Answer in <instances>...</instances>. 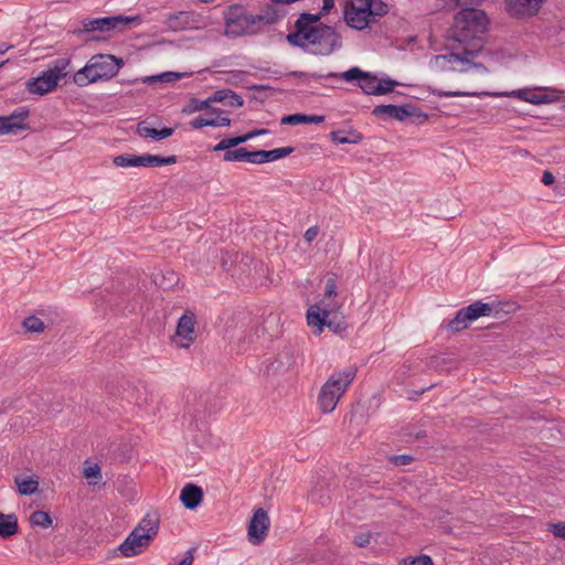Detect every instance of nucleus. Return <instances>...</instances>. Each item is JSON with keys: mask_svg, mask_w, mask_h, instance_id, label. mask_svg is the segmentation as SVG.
I'll list each match as a JSON object with an SVG mask.
<instances>
[{"mask_svg": "<svg viewBox=\"0 0 565 565\" xmlns=\"http://www.w3.org/2000/svg\"><path fill=\"white\" fill-rule=\"evenodd\" d=\"M324 121V116L321 115H306V114H290L281 118V125H302V124H321Z\"/></svg>", "mask_w": 565, "mask_h": 565, "instance_id": "c85d7f7f", "label": "nucleus"}, {"mask_svg": "<svg viewBox=\"0 0 565 565\" xmlns=\"http://www.w3.org/2000/svg\"><path fill=\"white\" fill-rule=\"evenodd\" d=\"M58 84L57 75L52 74L47 70L42 72L41 75L34 78H30L26 82V89L31 94L44 95L56 88Z\"/></svg>", "mask_w": 565, "mask_h": 565, "instance_id": "a211bd4d", "label": "nucleus"}, {"mask_svg": "<svg viewBox=\"0 0 565 565\" xmlns=\"http://www.w3.org/2000/svg\"><path fill=\"white\" fill-rule=\"evenodd\" d=\"M141 17L137 15H113L104 18L85 19L83 21L84 32H109L113 30L124 31L130 24H140Z\"/></svg>", "mask_w": 565, "mask_h": 565, "instance_id": "6e6552de", "label": "nucleus"}, {"mask_svg": "<svg viewBox=\"0 0 565 565\" xmlns=\"http://www.w3.org/2000/svg\"><path fill=\"white\" fill-rule=\"evenodd\" d=\"M542 183H543L544 185H547V186H550V185H552V184H554V183H555V177L553 175V173H552L551 171L545 170V171L543 172V175H542Z\"/></svg>", "mask_w": 565, "mask_h": 565, "instance_id": "bf43d9fd", "label": "nucleus"}, {"mask_svg": "<svg viewBox=\"0 0 565 565\" xmlns=\"http://www.w3.org/2000/svg\"><path fill=\"white\" fill-rule=\"evenodd\" d=\"M139 156L134 153H121L113 159V163L120 168L139 167Z\"/></svg>", "mask_w": 565, "mask_h": 565, "instance_id": "58836bf2", "label": "nucleus"}, {"mask_svg": "<svg viewBox=\"0 0 565 565\" xmlns=\"http://www.w3.org/2000/svg\"><path fill=\"white\" fill-rule=\"evenodd\" d=\"M398 83L395 81V79H392L390 77H386V78H382L381 81L377 79V85H376V96L379 95H385V94H388V93H392L395 88V86H397Z\"/></svg>", "mask_w": 565, "mask_h": 565, "instance_id": "c03bdc74", "label": "nucleus"}, {"mask_svg": "<svg viewBox=\"0 0 565 565\" xmlns=\"http://www.w3.org/2000/svg\"><path fill=\"white\" fill-rule=\"evenodd\" d=\"M319 234V227L318 226H311L305 232V239L308 243H311Z\"/></svg>", "mask_w": 565, "mask_h": 565, "instance_id": "4d7b16f0", "label": "nucleus"}, {"mask_svg": "<svg viewBox=\"0 0 565 565\" xmlns=\"http://www.w3.org/2000/svg\"><path fill=\"white\" fill-rule=\"evenodd\" d=\"M19 532L18 518L14 513L4 514L0 512V536L9 539Z\"/></svg>", "mask_w": 565, "mask_h": 565, "instance_id": "7c9ffc66", "label": "nucleus"}, {"mask_svg": "<svg viewBox=\"0 0 565 565\" xmlns=\"http://www.w3.org/2000/svg\"><path fill=\"white\" fill-rule=\"evenodd\" d=\"M391 461L396 466H406L413 461V457L411 455H395Z\"/></svg>", "mask_w": 565, "mask_h": 565, "instance_id": "5fc2aeb1", "label": "nucleus"}, {"mask_svg": "<svg viewBox=\"0 0 565 565\" xmlns=\"http://www.w3.org/2000/svg\"><path fill=\"white\" fill-rule=\"evenodd\" d=\"M292 147L276 148L273 150H254L249 151L246 148H236L224 152V161H246L249 163L262 164L285 158L294 152Z\"/></svg>", "mask_w": 565, "mask_h": 565, "instance_id": "0eeeda50", "label": "nucleus"}, {"mask_svg": "<svg viewBox=\"0 0 565 565\" xmlns=\"http://www.w3.org/2000/svg\"><path fill=\"white\" fill-rule=\"evenodd\" d=\"M30 116V109L25 106L14 109L9 116H1L4 124L12 125V132L24 131L30 129V126L24 120Z\"/></svg>", "mask_w": 565, "mask_h": 565, "instance_id": "5701e85b", "label": "nucleus"}, {"mask_svg": "<svg viewBox=\"0 0 565 565\" xmlns=\"http://www.w3.org/2000/svg\"><path fill=\"white\" fill-rule=\"evenodd\" d=\"M290 77H298V78H312V79H322V78H339V73L330 72L328 74H319V73H308V72H300V71H291L286 74Z\"/></svg>", "mask_w": 565, "mask_h": 565, "instance_id": "ea45409f", "label": "nucleus"}, {"mask_svg": "<svg viewBox=\"0 0 565 565\" xmlns=\"http://www.w3.org/2000/svg\"><path fill=\"white\" fill-rule=\"evenodd\" d=\"M225 35L236 39L245 35L258 34L256 20L253 13L241 3H234L224 11Z\"/></svg>", "mask_w": 565, "mask_h": 565, "instance_id": "423d86ee", "label": "nucleus"}, {"mask_svg": "<svg viewBox=\"0 0 565 565\" xmlns=\"http://www.w3.org/2000/svg\"><path fill=\"white\" fill-rule=\"evenodd\" d=\"M249 89L252 90H255V92H265V90H269L271 89L270 86L268 85H263V84H256V85H252L250 87H248Z\"/></svg>", "mask_w": 565, "mask_h": 565, "instance_id": "0e129e2a", "label": "nucleus"}, {"mask_svg": "<svg viewBox=\"0 0 565 565\" xmlns=\"http://www.w3.org/2000/svg\"><path fill=\"white\" fill-rule=\"evenodd\" d=\"M333 7H334V0H323V4H322V8L320 9V11L326 17L333 9Z\"/></svg>", "mask_w": 565, "mask_h": 565, "instance_id": "680f3d73", "label": "nucleus"}, {"mask_svg": "<svg viewBox=\"0 0 565 565\" xmlns=\"http://www.w3.org/2000/svg\"><path fill=\"white\" fill-rule=\"evenodd\" d=\"M317 495H318V490H315V491L311 493V500H312L313 502H319V503H321V504H324V503H326V501H328V500L330 499L329 497H326V498H324V495H319V498H317Z\"/></svg>", "mask_w": 565, "mask_h": 565, "instance_id": "e2e57ef3", "label": "nucleus"}, {"mask_svg": "<svg viewBox=\"0 0 565 565\" xmlns=\"http://www.w3.org/2000/svg\"><path fill=\"white\" fill-rule=\"evenodd\" d=\"M246 135L235 136L231 138H224L218 143H216L213 148L214 151H230L233 150L232 148L237 147L238 145H242L246 142Z\"/></svg>", "mask_w": 565, "mask_h": 565, "instance_id": "f704fd0d", "label": "nucleus"}, {"mask_svg": "<svg viewBox=\"0 0 565 565\" xmlns=\"http://www.w3.org/2000/svg\"><path fill=\"white\" fill-rule=\"evenodd\" d=\"M195 324L196 317L194 313L186 311L180 317L175 331V337L180 339L179 342L177 340L175 342L180 348L188 349L194 342L196 338Z\"/></svg>", "mask_w": 565, "mask_h": 565, "instance_id": "ddd939ff", "label": "nucleus"}, {"mask_svg": "<svg viewBox=\"0 0 565 565\" xmlns=\"http://www.w3.org/2000/svg\"><path fill=\"white\" fill-rule=\"evenodd\" d=\"M367 7L370 8L372 23L385 17L390 11L388 4L383 0H371Z\"/></svg>", "mask_w": 565, "mask_h": 565, "instance_id": "c9c22d12", "label": "nucleus"}, {"mask_svg": "<svg viewBox=\"0 0 565 565\" xmlns=\"http://www.w3.org/2000/svg\"><path fill=\"white\" fill-rule=\"evenodd\" d=\"M203 497V489L194 483H186L180 492V501L189 510H195L202 503Z\"/></svg>", "mask_w": 565, "mask_h": 565, "instance_id": "4be33fe9", "label": "nucleus"}, {"mask_svg": "<svg viewBox=\"0 0 565 565\" xmlns=\"http://www.w3.org/2000/svg\"><path fill=\"white\" fill-rule=\"evenodd\" d=\"M433 95L438 97H459V96H476V93H468L462 90H443L433 89Z\"/></svg>", "mask_w": 565, "mask_h": 565, "instance_id": "de8ad7c7", "label": "nucleus"}, {"mask_svg": "<svg viewBox=\"0 0 565 565\" xmlns=\"http://www.w3.org/2000/svg\"><path fill=\"white\" fill-rule=\"evenodd\" d=\"M287 14L285 9L278 8V4L273 2L266 3L260 8L258 14H254L258 33H260L265 25H273L282 20Z\"/></svg>", "mask_w": 565, "mask_h": 565, "instance_id": "f3484780", "label": "nucleus"}, {"mask_svg": "<svg viewBox=\"0 0 565 565\" xmlns=\"http://www.w3.org/2000/svg\"><path fill=\"white\" fill-rule=\"evenodd\" d=\"M177 161L178 158L174 154L168 157L159 156V167L174 164Z\"/></svg>", "mask_w": 565, "mask_h": 565, "instance_id": "13d9d810", "label": "nucleus"}, {"mask_svg": "<svg viewBox=\"0 0 565 565\" xmlns=\"http://www.w3.org/2000/svg\"><path fill=\"white\" fill-rule=\"evenodd\" d=\"M514 309L513 303L482 302L475 301L471 305L459 309L455 317L448 322L447 329L454 332H460L469 324L481 317L497 316L499 312H510Z\"/></svg>", "mask_w": 565, "mask_h": 565, "instance_id": "20e7f679", "label": "nucleus"}, {"mask_svg": "<svg viewBox=\"0 0 565 565\" xmlns=\"http://www.w3.org/2000/svg\"><path fill=\"white\" fill-rule=\"evenodd\" d=\"M296 363L294 351L285 348L277 356L266 365L267 375H282L294 367Z\"/></svg>", "mask_w": 565, "mask_h": 565, "instance_id": "dca6fc26", "label": "nucleus"}, {"mask_svg": "<svg viewBox=\"0 0 565 565\" xmlns=\"http://www.w3.org/2000/svg\"><path fill=\"white\" fill-rule=\"evenodd\" d=\"M68 65H70L68 58H57L56 61H54L53 67H50L47 71L52 72V74H56L57 81H60L61 78H64L67 76Z\"/></svg>", "mask_w": 565, "mask_h": 565, "instance_id": "a19ab883", "label": "nucleus"}, {"mask_svg": "<svg viewBox=\"0 0 565 565\" xmlns=\"http://www.w3.org/2000/svg\"><path fill=\"white\" fill-rule=\"evenodd\" d=\"M269 132L268 129H254L252 131H248L246 135V139L247 141L255 138V137H258V136H263V135H267Z\"/></svg>", "mask_w": 565, "mask_h": 565, "instance_id": "052dcab7", "label": "nucleus"}, {"mask_svg": "<svg viewBox=\"0 0 565 565\" xmlns=\"http://www.w3.org/2000/svg\"><path fill=\"white\" fill-rule=\"evenodd\" d=\"M372 115L382 119H396L405 121L407 118H414L413 122H424L427 120V114L423 113L418 107L413 104L404 105H377L372 110Z\"/></svg>", "mask_w": 565, "mask_h": 565, "instance_id": "1a4fd4ad", "label": "nucleus"}, {"mask_svg": "<svg viewBox=\"0 0 565 565\" xmlns=\"http://www.w3.org/2000/svg\"><path fill=\"white\" fill-rule=\"evenodd\" d=\"M84 477L87 479H100L102 472L98 465L88 466L84 469Z\"/></svg>", "mask_w": 565, "mask_h": 565, "instance_id": "603ef678", "label": "nucleus"}, {"mask_svg": "<svg viewBox=\"0 0 565 565\" xmlns=\"http://www.w3.org/2000/svg\"><path fill=\"white\" fill-rule=\"evenodd\" d=\"M52 518L51 515L42 510H36L31 513L30 515V523L33 526H40L43 529H47L52 525Z\"/></svg>", "mask_w": 565, "mask_h": 565, "instance_id": "e433bc0d", "label": "nucleus"}, {"mask_svg": "<svg viewBox=\"0 0 565 565\" xmlns=\"http://www.w3.org/2000/svg\"><path fill=\"white\" fill-rule=\"evenodd\" d=\"M151 541L152 539L150 535L139 533V530H132L126 540L119 545V551L125 557L136 556L147 548Z\"/></svg>", "mask_w": 565, "mask_h": 565, "instance_id": "4468645a", "label": "nucleus"}, {"mask_svg": "<svg viewBox=\"0 0 565 565\" xmlns=\"http://www.w3.org/2000/svg\"><path fill=\"white\" fill-rule=\"evenodd\" d=\"M196 551V547H191L185 552V555L183 558L179 562L178 565H192L194 561V552Z\"/></svg>", "mask_w": 565, "mask_h": 565, "instance_id": "6e6d98bb", "label": "nucleus"}, {"mask_svg": "<svg viewBox=\"0 0 565 565\" xmlns=\"http://www.w3.org/2000/svg\"><path fill=\"white\" fill-rule=\"evenodd\" d=\"M514 96L520 98L521 100L531 103L533 105H541L545 99V94L536 93L531 89H518L512 93Z\"/></svg>", "mask_w": 565, "mask_h": 565, "instance_id": "72a5a7b5", "label": "nucleus"}, {"mask_svg": "<svg viewBox=\"0 0 565 565\" xmlns=\"http://www.w3.org/2000/svg\"><path fill=\"white\" fill-rule=\"evenodd\" d=\"M189 125L193 128V129H201L203 127H206V126H211V127H216V115L214 116H198L195 118H193Z\"/></svg>", "mask_w": 565, "mask_h": 565, "instance_id": "79ce46f5", "label": "nucleus"}, {"mask_svg": "<svg viewBox=\"0 0 565 565\" xmlns=\"http://www.w3.org/2000/svg\"><path fill=\"white\" fill-rule=\"evenodd\" d=\"M159 523L160 516L157 512L147 513L134 530H139V533L150 535L153 540L158 534Z\"/></svg>", "mask_w": 565, "mask_h": 565, "instance_id": "cd10ccee", "label": "nucleus"}, {"mask_svg": "<svg viewBox=\"0 0 565 565\" xmlns=\"http://www.w3.org/2000/svg\"><path fill=\"white\" fill-rule=\"evenodd\" d=\"M211 100L214 103H222L230 107H242L244 105V99L230 88L214 92Z\"/></svg>", "mask_w": 565, "mask_h": 565, "instance_id": "a878e982", "label": "nucleus"}, {"mask_svg": "<svg viewBox=\"0 0 565 565\" xmlns=\"http://www.w3.org/2000/svg\"><path fill=\"white\" fill-rule=\"evenodd\" d=\"M23 327L28 332L39 333L44 330V322L35 316H30L24 319Z\"/></svg>", "mask_w": 565, "mask_h": 565, "instance_id": "37998d69", "label": "nucleus"}, {"mask_svg": "<svg viewBox=\"0 0 565 565\" xmlns=\"http://www.w3.org/2000/svg\"><path fill=\"white\" fill-rule=\"evenodd\" d=\"M139 167L156 168L159 167V154L145 153L139 156Z\"/></svg>", "mask_w": 565, "mask_h": 565, "instance_id": "49530a36", "label": "nucleus"}, {"mask_svg": "<svg viewBox=\"0 0 565 565\" xmlns=\"http://www.w3.org/2000/svg\"><path fill=\"white\" fill-rule=\"evenodd\" d=\"M339 78L349 83L358 81V85L363 93L376 96L375 89L377 88V77L370 72H365L358 66H353L343 73H339Z\"/></svg>", "mask_w": 565, "mask_h": 565, "instance_id": "f8f14e48", "label": "nucleus"}, {"mask_svg": "<svg viewBox=\"0 0 565 565\" xmlns=\"http://www.w3.org/2000/svg\"><path fill=\"white\" fill-rule=\"evenodd\" d=\"M225 111L221 108H211V115H216V127H230L231 119L228 117L222 116Z\"/></svg>", "mask_w": 565, "mask_h": 565, "instance_id": "8fccbe9b", "label": "nucleus"}, {"mask_svg": "<svg viewBox=\"0 0 565 565\" xmlns=\"http://www.w3.org/2000/svg\"><path fill=\"white\" fill-rule=\"evenodd\" d=\"M341 306L328 303V318H326L324 327L333 333L344 337L348 330V322L343 312L340 310Z\"/></svg>", "mask_w": 565, "mask_h": 565, "instance_id": "412c9836", "label": "nucleus"}, {"mask_svg": "<svg viewBox=\"0 0 565 565\" xmlns=\"http://www.w3.org/2000/svg\"><path fill=\"white\" fill-rule=\"evenodd\" d=\"M212 99V95L204 100H200L195 97L189 99L188 104L183 107V113L192 114L200 110H209L211 114V108H214L211 104L214 103Z\"/></svg>", "mask_w": 565, "mask_h": 565, "instance_id": "473e14b6", "label": "nucleus"}, {"mask_svg": "<svg viewBox=\"0 0 565 565\" xmlns=\"http://www.w3.org/2000/svg\"><path fill=\"white\" fill-rule=\"evenodd\" d=\"M124 66V60L111 54H95L86 65L73 75V82L84 87L98 81H108L115 77Z\"/></svg>", "mask_w": 565, "mask_h": 565, "instance_id": "7ed1b4c3", "label": "nucleus"}, {"mask_svg": "<svg viewBox=\"0 0 565 565\" xmlns=\"http://www.w3.org/2000/svg\"><path fill=\"white\" fill-rule=\"evenodd\" d=\"M546 0H504L505 10L511 17L523 18L535 15Z\"/></svg>", "mask_w": 565, "mask_h": 565, "instance_id": "2eb2a0df", "label": "nucleus"}, {"mask_svg": "<svg viewBox=\"0 0 565 565\" xmlns=\"http://www.w3.org/2000/svg\"><path fill=\"white\" fill-rule=\"evenodd\" d=\"M330 139L335 143L356 145L362 141L363 135L355 129L351 130H333L330 132Z\"/></svg>", "mask_w": 565, "mask_h": 565, "instance_id": "c756f323", "label": "nucleus"}, {"mask_svg": "<svg viewBox=\"0 0 565 565\" xmlns=\"http://www.w3.org/2000/svg\"><path fill=\"white\" fill-rule=\"evenodd\" d=\"M371 533L370 532H363V533H359L354 536V544L359 547H365L370 544L371 542Z\"/></svg>", "mask_w": 565, "mask_h": 565, "instance_id": "3c124183", "label": "nucleus"}, {"mask_svg": "<svg viewBox=\"0 0 565 565\" xmlns=\"http://www.w3.org/2000/svg\"><path fill=\"white\" fill-rule=\"evenodd\" d=\"M545 99H546V100H543V104H550V103L555 102V100H556V97H553V96H551V95L545 94Z\"/></svg>", "mask_w": 565, "mask_h": 565, "instance_id": "338daca9", "label": "nucleus"}, {"mask_svg": "<svg viewBox=\"0 0 565 565\" xmlns=\"http://www.w3.org/2000/svg\"><path fill=\"white\" fill-rule=\"evenodd\" d=\"M403 565H434V562L428 555H419L415 557L403 558Z\"/></svg>", "mask_w": 565, "mask_h": 565, "instance_id": "a18cd8bd", "label": "nucleus"}, {"mask_svg": "<svg viewBox=\"0 0 565 565\" xmlns=\"http://www.w3.org/2000/svg\"><path fill=\"white\" fill-rule=\"evenodd\" d=\"M550 531L554 536L565 540V522L552 524Z\"/></svg>", "mask_w": 565, "mask_h": 565, "instance_id": "864d4df0", "label": "nucleus"}, {"mask_svg": "<svg viewBox=\"0 0 565 565\" xmlns=\"http://www.w3.org/2000/svg\"><path fill=\"white\" fill-rule=\"evenodd\" d=\"M461 10L454 17L451 26V38L466 43L475 40L476 34L484 33L488 28L489 19L483 10L477 8L482 0H454Z\"/></svg>", "mask_w": 565, "mask_h": 565, "instance_id": "f257e3e1", "label": "nucleus"}, {"mask_svg": "<svg viewBox=\"0 0 565 565\" xmlns=\"http://www.w3.org/2000/svg\"><path fill=\"white\" fill-rule=\"evenodd\" d=\"M137 132L140 137L151 138L152 140H162L173 135L174 128L163 127L162 129H156L146 126L145 121H141L137 126Z\"/></svg>", "mask_w": 565, "mask_h": 565, "instance_id": "bb28decb", "label": "nucleus"}, {"mask_svg": "<svg viewBox=\"0 0 565 565\" xmlns=\"http://www.w3.org/2000/svg\"><path fill=\"white\" fill-rule=\"evenodd\" d=\"M324 15L319 11L318 13H309L302 12L299 14L298 19L295 22V31L287 34L286 39H291L292 41H298L299 34H302L306 31L318 28L321 23V19Z\"/></svg>", "mask_w": 565, "mask_h": 565, "instance_id": "aec40b11", "label": "nucleus"}, {"mask_svg": "<svg viewBox=\"0 0 565 565\" xmlns=\"http://www.w3.org/2000/svg\"><path fill=\"white\" fill-rule=\"evenodd\" d=\"M479 50H475V49H467L465 47L462 50V52L460 53H449L448 55H441V56H437V58L441 57L444 60H448L449 63H454V62H460L462 64L466 65L465 68H462L461 71H467L468 68L470 67H481L483 68V64L481 63H472L469 57H473L478 54Z\"/></svg>", "mask_w": 565, "mask_h": 565, "instance_id": "b1692460", "label": "nucleus"}, {"mask_svg": "<svg viewBox=\"0 0 565 565\" xmlns=\"http://www.w3.org/2000/svg\"><path fill=\"white\" fill-rule=\"evenodd\" d=\"M270 520L265 509L258 508L254 511L247 526V535L250 543L258 545L264 542L268 534Z\"/></svg>", "mask_w": 565, "mask_h": 565, "instance_id": "9b49d317", "label": "nucleus"}, {"mask_svg": "<svg viewBox=\"0 0 565 565\" xmlns=\"http://www.w3.org/2000/svg\"><path fill=\"white\" fill-rule=\"evenodd\" d=\"M198 20L193 11H178L169 13L164 19V25L168 30L179 32L193 29Z\"/></svg>", "mask_w": 565, "mask_h": 565, "instance_id": "6ab92c4d", "label": "nucleus"}, {"mask_svg": "<svg viewBox=\"0 0 565 565\" xmlns=\"http://www.w3.org/2000/svg\"><path fill=\"white\" fill-rule=\"evenodd\" d=\"M356 370L349 366L330 375L318 394V405L322 413L329 414L334 411L340 397L353 382Z\"/></svg>", "mask_w": 565, "mask_h": 565, "instance_id": "39448f33", "label": "nucleus"}, {"mask_svg": "<svg viewBox=\"0 0 565 565\" xmlns=\"http://www.w3.org/2000/svg\"><path fill=\"white\" fill-rule=\"evenodd\" d=\"M425 436H426V431L425 430H419L418 433H416L415 438L416 439H420V438H423Z\"/></svg>", "mask_w": 565, "mask_h": 565, "instance_id": "774afa93", "label": "nucleus"}, {"mask_svg": "<svg viewBox=\"0 0 565 565\" xmlns=\"http://www.w3.org/2000/svg\"><path fill=\"white\" fill-rule=\"evenodd\" d=\"M337 278L335 275L328 277L324 288V298L329 299L337 295Z\"/></svg>", "mask_w": 565, "mask_h": 565, "instance_id": "09e8293b", "label": "nucleus"}, {"mask_svg": "<svg viewBox=\"0 0 565 565\" xmlns=\"http://www.w3.org/2000/svg\"><path fill=\"white\" fill-rule=\"evenodd\" d=\"M371 0H345L343 2V19L351 29L362 31L370 26L371 13L367 7Z\"/></svg>", "mask_w": 565, "mask_h": 565, "instance_id": "9d476101", "label": "nucleus"}, {"mask_svg": "<svg viewBox=\"0 0 565 565\" xmlns=\"http://www.w3.org/2000/svg\"><path fill=\"white\" fill-rule=\"evenodd\" d=\"M328 318V303L321 308L319 305L311 306L307 311V322L311 327H317V334H320L324 328V321Z\"/></svg>", "mask_w": 565, "mask_h": 565, "instance_id": "393cba45", "label": "nucleus"}, {"mask_svg": "<svg viewBox=\"0 0 565 565\" xmlns=\"http://www.w3.org/2000/svg\"><path fill=\"white\" fill-rule=\"evenodd\" d=\"M295 47L315 55H330L342 46V38L335 28L320 23L318 28L299 34L298 41L286 39Z\"/></svg>", "mask_w": 565, "mask_h": 565, "instance_id": "f03ea898", "label": "nucleus"}, {"mask_svg": "<svg viewBox=\"0 0 565 565\" xmlns=\"http://www.w3.org/2000/svg\"><path fill=\"white\" fill-rule=\"evenodd\" d=\"M18 490L22 495H31L38 491L39 482L32 478H15Z\"/></svg>", "mask_w": 565, "mask_h": 565, "instance_id": "4c0bfd02", "label": "nucleus"}, {"mask_svg": "<svg viewBox=\"0 0 565 565\" xmlns=\"http://www.w3.org/2000/svg\"><path fill=\"white\" fill-rule=\"evenodd\" d=\"M10 47H12V46L8 45L6 43H0V54L6 53Z\"/></svg>", "mask_w": 565, "mask_h": 565, "instance_id": "69168bd1", "label": "nucleus"}, {"mask_svg": "<svg viewBox=\"0 0 565 565\" xmlns=\"http://www.w3.org/2000/svg\"><path fill=\"white\" fill-rule=\"evenodd\" d=\"M181 78H182V74L181 73H178V72H163V73H160V74H157V75H151V76L142 77L141 79L135 78V79H131V81H127L126 83L127 84H135L138 81H141L145 84L152 85V84H156V83H159V82H161V83H172V82L179 81Z\"/></svg>", "mask_w": 565, "mask_h": 565, "instance_id": "2f4dec72", "label": "nucleus"}]
</instances>
